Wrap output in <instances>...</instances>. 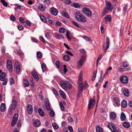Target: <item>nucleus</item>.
<instances>
[{
  "mask_svg": "<svg viewBox=\"0 0 132 132\" xmlns=\"http://www.w3.org/2000/svg\"><path fill=\"white\" fill-rule=\"evenodd\" d=\"M15 65L16 67V72L17 73H19L20 72V65L19 61H17L15 63Z\"/></svg>",
  "mask_w": 132,
  "mask_h": 132,
  "instance_id": "12",
  "label": "nucleus"
},
{
  "mask_svg": "<svg viewBox=\"0 0 132 132\" xmlns=\"http://www.w3.org/2000/svg\"><path fill=\"white\" fill-rule=\"evenodd\" d=\"M3 81V85H5L6 84L7 81H8V80L7 79H5Z\"/></svg>",
  "mask_w": 132,
  "mask_h": 132,
  "instance_id": "61",
  "label": "nucleus"
},
{
  "mask_svg": "<svg viewBox=\"0 0 132 132\" xmlns=\"http://www.w3.org/2000/svg\"><path fill=\"white\" fill-rule=\"evenodd\" d=\"M66 36L68 39L70 40L71 39V35L70 32L68 31H66Z\"/></svg>",
  "mask_w": 132,
  "mask_h": 132,
  "instance_id": "30",
  "label": "nucleus"
},
{
  "mask_svg": "<svg viewBox=\"0 0 132 132\" xmlns=\"http://www.w3.org/2000/svg\"><path fill=\"white\" fill-rule=\"evenodd\" d=\"M106 47L105 49V52H106L107 50L109 47V44L110 43V40L109 38L108 37L106 38Z\"/></svg>",
  "mask_w": 132,
  "mask_h": 132,
  "instance_id": "19",
  "label": "nucleus"
},
{
  "mask_svg": "<svg viewBox=\"0 0 132 132\" xmlns=\"http://www.w3.org/2000/svg\"><path fill=\"white\" fill-rule=\"evenodd\" d=\"M63 59L65 61H68L70 59V57L68 55H65L63 56Z\"/></svg>",
  "mask_w": 132,
  "mask_h": 132,
  "instance_id": "36",
  "label": "nucleus"
},
{
  "mask_svg": "<svg viewBox=\"0 0 132 132\" xmlns=\"http://www.w3.org/2000/svg\"><path fill=\"white\" fill-rule=\"evenodd\" d=\"M80 53L82 54L80 60L78 62V66L79 67H81L85 60L86 52L84 49H80L79 50Z\"/></svg>",
  "mask_w": 132,
  "mask_h": 132,
  "instance_id": "1",
  "label": "nucleus"
},
{
  "mask_svg": "<svg viewBox=\"0 0 132 132\" xmlns=\"http://www.w3.org/2000/svg\"><path fill=\"white\" fill-rule=\"evenodd\" d=\"M83 74L82 71H81L80 73L78 79V83L79 84H81L82 82V75Z\"/></svg>",
  "mask_w": 132,
  "mask_h": 132,
  "instance_id": "16",
  "label": "nucleus"
},
{
  "mask_svg": "<svg viewBox=\"0 0 132 132\" xmlns=\"http://www.w3.org/2000/svg\"><path fill=\"white\" fill-rule=\"evenodd\" d=\"M124 95L126 96H129V91L127 89H124L123 90Z\"/></svg>",
  "mask_w": 132,
  "mask_h": 132,
  "instance_id": "34",
  "label": "nucleus"
},
{
  "mask_svg": "<svg viewBox=\"0 0 132 132\" xmlns=\"http://www.w3.org/2000/svg\"><path fill=\"white\" fill-rule=\"evenodd\" d=\"M44 3L47 5H48L50 3V2L49 0H44Z\"/></svg>",
  "mask_w": 132,
  "mask_h": 132,
  "instance_id": "56",
  "label": "nucleus"
},
{
  "mask_svg": "<svg viewBox=\"0 0 132 132\" xmlns=\"http://www.w3.org/2000/svg\"><path fill=\"white\" fill-rule=\"evenodd\" d=\"M64 67V72L65 73H66L67 71V70L66 68V65H64L63 66Z\"/></svg>",
  "mask_w": 132,
  "mask_h": 132,
  "instance_id": "55",
  "label": "nucleus"
},
{
  "mask_svg": "<svg viewBox=\"0 0 132 132\" xmlns=\"http://www.w3.org/2000/svg\"><path fill=\"white\" fill-rule=\"evenodd\" d=\"M5 73L3 72L0 76V80L1 81H4L5 78Z\"/></svg>",
  "mask_w": 132,
  "mask_h": 132,
  "instance_id": "26",
  "label": "nucleus"
},
{
  "mask_svg": "<svg viewBox=\"0 0 132 132\" xmlns=\"http://www.w3.org/2000/svg\"><path fill=\"white\" fill-rule=\"evenodd\" d=\"M110 117L112 120H114L116 117V114L113 112H111L110 114Z\"/></svg>",
  "mask_w": 132,
  "mask_h": 132,
  "instance_id": "24",
  "label": "nucleus"
},
{
  "mask_svg": "<svg viewBox=\"0 0 132 132\" xmlns=\"http://www.w3.org/2000/svg\"><path fill=\"white\" fill-rule=\"evenodd\" d=\"M19 21L22 23H24L25 21H24L22 17H20L19 18Z\"/></svg>",
  "mask_w": 132,
  "mask_h": 132,
  "instance_id": "59",
  "label": "nucleus"
},
{
  "mask_svg": "<svg viewBox=\"0 0 132 132\" xmlns=\"http://www.w3.org/2000/svg\"><path fill=\"white\" fill-rule=\"evenodd\" d=\"M59 93L60 95L63 99H64L65 98L66 96L65 94L63 91L61 90H60L59 91Z\"/></svg>",
  "mask_w": 132,
  "mask_h": 132,
  "instance_id": "28",
  "label": "nucleus"
},
{
  "mask_svg": "<svg viewBox=\"0 0 132 132\" xmlns=\"http://www.w3.org/2000/svg\"><path fill=\"white\" fill-rule=\"evenodd\" d=\"M96 130L97 132H103V131L102 128L99 126L96 127Z\"/></svg>",
  "mask_w": 132,
  "mask_h": 132,
  "instance_id": "32",
  "label": "nucleus"
},
{
  "mask_svg": "<svg viewBox=\"0 0 132 132\" xmlns=\"http://www.w3.org/2000/svg\"><path fill=\"white\" fill-rule=\"evenodd\" d=\"M45 35L47 38H49L51 37L50 33L49 32H47L45 33Z\"/></svg>",
  "mask_w": 132,
  "mask_h": 132,
  "instance_id": "48",
  "label": "nucleus"
},
{
  "mask_svg": "<svg viewBox=\"0 0 132 132\" xmlns=\"http://www.w3.org/2000/svg\"><path fill=\"white\" fill-rule=\"evenodd\" d=\"M79 84L78 87V90L79 93H81L83 90V87L82 83Z\"/></svg>",
  "mask_w": 132,
  "mask_h": 132,
  "instance_id": "23",
  "label": "nucleus"
},
{
  "mask_svg": "<svg viewBox=\"0 0 132 132\" xmlns=\"http://www.w3.org/2000/svg\"><path fill=\"white\" fill-rule=\"evenodd\" d=\"M33 124L36 127H39L40 125V121L38 119L34 120L33 121Z\"/></svg>",
  "mask_w": 132,
  "mask_h": 132,
  "instance_id": "15",
  "label": "nucleus"
},
{
  "mask_svg": "<svg viewBox=\"0 0 132 132\" xmlns=\"http://www.w3.org/2000/svg\"><path fill=\"white\" fill-rule=\"evenodd\" d=\"M123 126L126 128H129L130 126V125L129 123L127 122H124L122 123Z\"/></svg>",
  "mask_w": 132,
  "mask_h": 132,
  "instance_id": "25",
  "label": "nucleus"
},
{
  "mask_svg": "<svg viewBox=\"0 0 132 132\" xmlns=\"http://www.w3.org/2000/svg\"><path fill=\"white\" fill-rule=\"evenodd\" d=\"M17 125L18 127H20L21 126V121L20 120H19L17 124Z\"/></svg>",
  "mask_w": 132,
  "mask_h": 132,
  "instance_id": "58",
  "label": "nucleus"
},
{
  "mask_svg": "<svg viewBox=\"0 0 132 132\" xmlns=\"http://www.w3.org/2000/svg\"><path fill=\"white\" fill-rule=\"evenodd\" d=\"M97 72V70H96L94 72V76L93 77L92 79V80L93 81H94L95 80Z\"/></svg>",
  "mask_w": 132,
  "mask_h": 132,
  "instance_id": "47",
  "label": "nucleus"
},
{
  "mask_svg": "<svg viewBox=\"0 0 132 132\" xmlns=\"http://www.w3.org/2000/svg\"><path fill=\"white\" fill-rule=\"evenodd\" d=\"M108 127L112 130V132H120V130L116 129V127L113 125H109L108 126Z\"/></svg>",
  "mask_w": 132,
  "mask_h": 132,
  "instance_id": "6",
  "label": "nucleus"
},
{
  "mask_svg": "<svg viewBox=\"0 0 132 132\" xmlns=\"http://www.w3.org/2000/svg\"><path fill=\"white\" fill-rule=\"evenodd\" d=\"M106 7L105 9L108 10L110 12H111L112 10V7L111 6V4L109 2H108L106 3Z\"/></svg>",
  "mask_w": 132,
  "mask_h": 132,
  "instance_id": "8",
  "label": "nucleus"
},
{
  "mask_svg": "<svg viewBox=\"0 0 132 132\" xmlns=\"http://www.w3.org/2000/svg\"><path fill=\"white\" fill-rule=\"evenodd\" d=\"M17 121H16L15 120L12 119L11 123V126L13 127L14 126V125H15Z\"/></svg>",
  "mask_w": 132,
  "mask_h": 132,
  "instance_id": "49",
  "label": "nucleus"
},
{
  "mask_svg": "<svg viewBox=\"0 0 132 132\" xmlns=\"http://www.w3.org/2000/svg\"><path fill=\"white\" fill-rule=\"evenodd\" d=\"M67 119L69 122H71L72 121V119L70 116L68 117L67 118Z\"/></svg>",
  "mask_w": 132,
  "mask_h": 132,
  "instance_id": "63",
  "label": "nucleus"
},
{
  "mask_svg": "<svg viewBox=\"0 0 132 132\" xmlns=\"http://www.w3.org/2000/svg\"><path fill=\"white\" fill-rule=\"evenodd\" d=\"M108 11H109L106 9H105V10L104 11H103L102 13V16H104L105 15L108 13Z\"/></svg>",
  "mask_w": 132,
  "mask_h": 132,
  "instance_id": "39",
  "label": "nucleus"
},
{
  "mask_svg": "<svg viewBox=\"0 0 132 132\" xmlns=\"http://www.w3.org/2000/svg\"><path fill=\"white\" fill-rule=\"evenodd\" d=\"M72 23L76 27H79V25L78 23L77 22H75L74 21H72Z\"/></svg>",
  "mask_w": 132,
  "mask_h": 132,
  "instance_id": "57",
  "label": "nucleus"
},
{
  "mask_svg": "<svg viewBox=\"0 0 132 132\" xmlns=\"http://www.w3.org/2000/svg\"><path fill=\"white\" fill-rule=\"evenodd\" d=\"M1 3L3 4L4 6L7 7V3L4 0H1Z\"/></svg>",
  "mask_w": 132,
  "mask_h": 132,
  "instance_id": "45",
  "label": "nucleus"
},
{
  "mask_svg": "<svg viewBox=\"0 0 132 132\" xmlns=\"http://www.w3.org/2000/svg\"><path fill=\"white\" fill-rule=\"evenodd\" d=\"M61 86L64 89L66 90L70 89L72 87V85L68 81L65 82H61L60 83Z\"/></svg>",
  "mask_w": 132,
  "mask_h": 132,
  "instance_id": "3",
  "label": "nucleus"
},
{
  "mask_svg": "<svg viewBox=\"0 0 132 132\" xmlns=\"http://www.w3.org/2000/svg\"><path fill=\"white\" fill-rule=\"evenodd\" d=\"M38 9L42 11H44L45 10V7L43 5H39L38 7Z\"/></svg>",
  "mask_w": 132,
  "mask_h": 132,
  "instance_id": "31",
  "label": "nucleus"
},
{
  "mask_svg": "<svg viewBox=\"0 0 132 132\" xmlns=\"http://www.w3.org/2000/svg\"><path fill=\"white\" fill-rule=\"evenodd\" d=\"M78 132H86L83 129L81 128H78Z\"/></svg>",
  "mask_w": 132,
  "mask_h": 132,
  "instance_id": "64",
  "label": "nucleus"
},
{
  "mask_svg": "<svg viewBox=\"0 0 132 132\" xmlns=\"http://www.w3.org/2000/svg\"><path fill=\"white\" fill-rule=\"evenodd\" d=\"M32 74L33 77L36 81H37L38 80L39 78L36 72H32Z\"/></svg>",
  "mask_w": 132,
  "mask_h": 132,
  "instance_id": "22",
  "label": "nucleus"
},
{
  "mask_svg": "<svg viewBox=\"0 0 132 132\" xmlns=\"http://www.w3.org/2000/svg\"><path fill=\"white\" fill-rule=\"evenodd\" d=\"M27 109L28 113L30 114L32 113L33 109L31 105L30 104H28L27 105Z\"/></svg>",
  "mask_w": 132,
  "mask_h": 132,
  "instance_id": "11",
  "label": "nucleus"
},
{
  "mask_svg": "<svg viewBox=\"0 0 132 132\" xmlns=\"http://www.w3.org/2000/svg\"><path fill=\"white\" fill-rule=\"evenodd\" d=\"M68 129L70 130V132H72L73 131L72 127L70 126H68Z\"/></svg>",
  "mask_w": 132,
  "mask_h": 132,
  "instance_id": "60",
  "label": "nucleus"
},
{
  "mask_svg": "<svg viewBox=\"0 0 132 132\" xmlns=\"http://www.w3.org/2000/svg\"><path fill=\"white\" fill-rule=\"evenodd\" d=\"M45 105L46 108L48 111H49L50 109V103L48 99L46 98L45 100Z\"/></svg>",
  "mask_w": 132,
  "mask_h": 132,
  "instance_id": "9",
  "label": "nucleus"
},
{
  "mask_svg": "<svg viewBox=\"0 0 132 132\" xmlns=\"http://www.w3.org/2000/svg\"><path fill=\"white\" fill-rule=\"evenodd\" d=\"M37 57L39 59H41L42 56V55L40 52H38L37 53Z\"/></svg>",
  "mask_w": 132,
  "mask_h": 132,
  "instance_id": "41",
  "label": "nucleus"
},
{
  "mask_svg": "<svg viewBox=\"0 0 132 132\" xmlns=\"http://www.w3.org/2000/svg\"><path fill=\"white\" fill-rule=\"evenodd\" d=\"M114 102L118 106L120 105L119 99L118 98H114Z\"/></svg>",
  "mask_w": 132,
  "mask_h": 132,
  "instance_id": "17",
  "label": "nucleus"
},
{
  "mask_svg": "<svg viewBox=\"0 0 132 132\" xmlns=\"http://www.w3.org/2000/svg\"><path fill=\"white\" fill-rule=\"evenodd\" d=\"M82 11L84 13L87 17H90L92 16V12L89 9L84 7L82 9Z\"/></svg>",
  "mask_w": 132,
  "mask_h": 132,
  "instance_id": "4",
  "label": "nucleus"
},
{
  "mask_svg": "<svg viewBox=\"0 0 132 132\" xmlns=\"http://www.w3.org/2000/svg\"><path fill=\"white\" fill-rule=\"evenodd\" d=\"M18 116H19L18 114H15L14 115V117L13 118V119L17 121V120L18 118Z\"/></svg>",
  "mask_w": 132,
  "mask_h": 132,
  "instance_id": "42",
  "label": "nucleus"
},
{
  "mask_svg": "<svg viewBox=\"0 0 132 132\" xmlns=\"http://www.w3.org/2000/svg\"><path fill=\"white\" fill-rule=\"evenodd\" d=\"M120 118L122 121H124L126 119V116L123 112H122L120 115Z\"/></svg>",
  "mask_w": 132,
  "mask_h": 132,
  "instance_id": "27",
  "label": "nucleus"
},
{
  "mask_svg": "<svg viewBox=\"0 0 132 132\" xmlns=\"http://www.w3.org/2000/svg\"><path fill=\"white\" fill-rule=\"evenodd\" d=\"M75 15L76 18L78 21L82 22H85L86 21L85 16L80 14L79 12H76Z\"/></svg>",
  "mask_w": 132,
  "mask_h": 132,
  "instance_id": "2",
  "label": "nucleus"
},
{
  "mask_svg": "<svg viewBox=\"0 0 132 132\" xmlns=\"http://www.w3.org/2000/svg\"><path fill=\"white\" fill-rule=\"evenodd\" d=\"M9 81L10 82V84L11 85L14 84V79L12 77L10 78H9Z\"/></svg>",
  "mask_w": 132,
  "mask_h": 132,
  "instance_id": "43",
  "label": "nucleus"
},
{
  "mask_svg": "<svg viewBox=\"0 0 132 132\" xmlns=\"http://www.w3.org/2000/svg\"><path fill=\"white\" fill-rule=\"evenodd\" d=\"M111 16L110 15H108L104 17V19L106 23L108 21H110L111 20Z\"/></svg>",
  "mask_w": 132,
  "mask_h": 132,
  "instance_id": "21",
  "label": "nucleus"
},
{
  "mask_svg": "<svg viewBox=\"0 0 132 132\" xmlns=\"http://www.w3.org/2000/svg\"><path fill=\"white\" fill-rule=\"evenodd\" d=\"M50 114L51 117H53L54 116L55 113L52 110H51L50 112Z\"/></svg>",
  "mask_w": 132,
  "mask_h": 132,
  "instance_id": "44",
  "label": "nucleus"
},
{
  "mask_svg": "<svg viewBox=\"0 0 132 132\" xmlns=\"http://www.w3.org/2000/svg\"><path fill=\"white\" fill-rule=\"evenodd\" d=\"M121 106L123 107H125L127 105V103L126 101H123L121 102Z\"/></svg>",
  "mask_w": 132,
  "mask_h": 132,
  "instance_id": "38",
  "label": "nucleus"
},
{
  "mask_svg": "<svg viewBox=\"0 0 132 132\" xmlns=\"http://www.w3.org/2000/svg\"><path fill=\"white\" fill-rule=\"evenodd\" d=\"M40 17L41 20L42 21L44 22H46L47 21L46 18L43 15H40Z\"/></svg>",
  "mask_w": 132,
  "mask_h": 132,
  "instance_id": "35",
  "label": "nucleus"
},
{
  "mask_svg": "<svg viewBox=\"0 0 132 132\" xmlns=\"http://www.w3.org/2000/svg\"><path fill=\"white\" fill-rule=\"evenodd\" d=\"M52 126L55 129H57L59 128V126L56 123H54L52 124Z\"/></svg>",
  "mask_w": 132,
  "mask_h": 132,
  "instance_id": "46",
  "label": "nucleus"
},
{
  "mask_svg": "<svg viewBox=\"0 0 132 132\" xmlns=\"http://www.w3.org/2000/svg\"><path fill=\"white\" fill-rule=\"evenodd\" d=\"M128 63L127 61L123 63V66L124 67H126L128 65Z\"/></svg>",
  "mask_w": 132,
  "mask_h": 132,
  "instance_id": "50",
  "label": "nucleus"
},
{
  "mask_svg": "<svg viewBox=\"0 0 132 132\" xmlns=\"http://www.w3.org/2000/svg\"><path fill=\"white\" fill-rule=\"evenodd\" d=\"M17 27L18 29L20 30H22L23 28V26L20 25H18Z\"/></svg>",
  "mask_w": 132,
  "mask_h": 132,
  "instance_id": "51",
  "label": "nucleus"
},
{
  "mask_svg": "<svg viewBox=\"0 0 132 132\" xmlns=\"http://www.w3.org/2000/svg\"><path fill=\"white\" fill-rule=\"evenodd\" d=\"M53 92L54 95H57L58 94V92H57V91L55 89L53 88Z\"/></svg>",
  "mask_w": 132,
  "mask_h": 132,
  "instance_id": "54",
  "label": "nucleus"
},
{
  "mask_svg": "<svg viewBox=\"0 0 132 132\" xmlns=\"http://www.w3.org/2000/svg\"><path fill=\"white\" fill-rule=\"evenodd\" d=\"M49 24L50 25H52L54 24L53 21L52 20H48Z\"/></svg>",
  "mask_w": 132,
  "mask_h": 132,
  "instance_id": "62",
  "label": "nucleus"
},
{
  "mask_svg": "<svg viewBox=\"0 0 132 132\" xmlns=\"http://www.w3.org/2000/svg\"><path fill=\"white\" fill-rule=\"evenodd\" d=\"M120 80L122 83H126L128 82V79L126 76H123L121 77Z\"/></svg>",
  "mask_w": 132,
  "mask_h": 132,
  "instance_id": "14",
  "label": "nucleus"
},
{
  "mask_svg": "<svg viewBox=\"0 0 132 132\" xmlns=\"http://www.w3.org/2000/svg\"><path fill=\"white\" fill-rule=\"evenodd\" d=\"M7 67L9 71H11L12 70V64L10 60H8L7 61Z\"/></svg>",
  "mask_w": 132,
  "mask_h": 132,
  "instance_id": "5",
  "label": "nucleus"
},
{
  "mask_svg": "<svg viewBox=\"0 0 132 132\" xmlns=\"http://www.w3.org/2000/svg\"><path fill=\"white\" fill-rule=\"evenodd\" d=\"M50 11L52 15L56 16L58 13L57 10L55 8L53 7H52L50 9Z\"/></svg>",
  "mask_w": 132,
  "mask_h": 132,
  "instance_id": "7",
  "label": "nucleus"
},
{
  "mask_svg": "<svg viewBox=\"0 0 132 132\" xmlns=\"http://www.w3.org/2000/svg\"><path fill=\"white\" fill-rule=\"evenodd\" d=\"M73 6L75 7L76 8H79L80 7V5L77 3L74 4Z\"/></svg>",
  "mask_w": 132,
  "mask_h": 132,
  "instance_id": "53",
  "label": "nucleus"
},
{
  "mask_svg": "<svg viewBox=\"0 0 132 132\" xmlns=\"http://www.w3.org/2000/svg\"><path fill=\"white\" fill-rule=\"evenodd\" d=\"M43 72H44L46 70V66L44 64H41Z\"/></svg>",
  "mask_w": 132,
  "mask_h": 132,
  "instance_id": "33",
  "label": "nucleus"
},
{
  "mask_svg": "<svg viewBox=\"0 0 132 132\" xmlns=\"http://www.w3.org/2000/svg\"><path fill=\"white\" fill-rule=\"evenodd\" d=\"M95 101L94 99L91 100V98L90 99V101L88 104V108L89 109L92 108L95 103Z\"/></svg>",
  "mask_w": 132,
  "mask_h": 132,
  "instance_id": "10",
  "label": "nucleus"
},
{
  "mask_svg": "<svg viewBox=\"0 0 132 132\" xmlns=\"http://www.w3.org/2000/svg\"><path fill=\"white\" fill-rule=\"evenodd\" d=\"M1 111L2 112H4L5 111L6 109V106L5 104L2 103L0 107Z\"/></svg>",
  "mask_w": 132,
  "mask_h": 132,
  "instance_id": "18",
  "label": "nucleus"
},
{
  "mask_svg": "<svg viewBox=\"0 0 132 132\" xmlns=\"http://www.w3.org/2000/svg\"><path fill=\"white\" fill-rule=\"evenodd\" d=\"M23 83L24 86L25 87L29 86V85L27 79H25L23 80Z\"/></svg>",
  "mask_w": 132,
  "mask_h": 132,
  "instance_id": "29",
  "label": "nucleus"
},
{
  "mask_svg": "<svg viewBox=\"0 0 132 132\" xmlns=\"http://www.w3.org/2000/svg\"><path fill=\"white\" fill-rule=\"evenodd\" d=\"M17 104V101L16 100H13L12 101V104L11 105V109L13 110H14L16 107Z\"/></svg>",
  "mask_w": 132,
  "mask_h": 132,
  "instance_id": "13",
  "label": "nucleus"
},
{
  "mask_svg": "<svg viewBox=\"0 0 132 132\" xmlns=\"http://www.w3.org/2000/svg\"><path fill=\"white\" fill-rule=\"evenodd\" d=\"M10 19L12 21H14L15 20V18L14 15L12 14L11 16L10 17Z\"/></svg>",
  "mask_w": 132,
  "mask_h": 132,
  "instance_id": "52",
  "label": "nucleus"
},
{
  "mask_svg": "<svg viewBox=\"0 0 132 132\" xmlns=\"http://www.w3.org/2000/svg\"><path fill=\"white\" fill-rule=\"evenodd\" d=\"M128 5H125L123 7V12L124 15L125 14V13L126 12V10L127 8Z\"/></svg>",
  "mask_w": 132,
  "mask_h": 132,
  "instance_id": "37",
  "label": "nucleus"
},
{
  "mask_svg": "<svg viewBox=\"0 0 132 132\" xmlns=\"http://www.w3.org/2000/svg\"><path fill=\"white\" fill-rule=\"evenodd\" d=\"M38 112L39 115L43 117L44 116L45 114L44 111L41 108H39L38 109Z\"/></svg>",
  "mask_w": 132,
  "mask_h": 132,
  "instance_id": "20",
  "label": "nucleus"
},
{
  "mask_svg": "<svg viewBox=\"0 0 132 132\" xmlns=\"http://www.w3.org/2000/svg\"><path fill=\"white\" fill-rule=\"evenodd\" d=\"M59 31L60 32L62 33H64L65 31V29L63 27H61L60 28Z\"/></svg>",
  "mask_w": 132,
  "mask_h": 132,
  "instance_id": "40",
  "label": "nucleus"
}]
</instances>
